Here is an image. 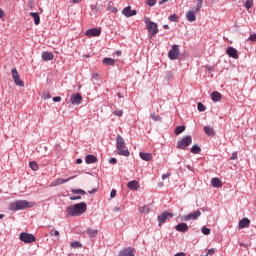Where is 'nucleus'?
Returning <instances> with one entry per match:
<instances>
[{
	"label": "nucleus",
	"mask_w": 256,
	"mask_h": 256,
	"mask_svg": "<svg viewBox=\"0 0 256 256\" xmlns=\"http://www.w3.org/2000/svg\"><path fill=\"white\" fill-rule=\"evenodd\" d=\"M85 211H87V203L80 202L73 207L68 206L66 208V217H79V215H83Z\"/></svg>",
	"instance_id": "nucleus-1"
},
{
	"label": "nucleus",
	"mask_w": 256,
	"mask_h": 256,
	"mask_svg": "<svg viewBox=\"0 0 256 256\" xmlns=\"http://www.w3.org/2000/svg\"><path fill=\"white\" fill-rule=\"evenodd\" d=\"M35 203L27 200H17L9 205L10 211H23L25 209H31Z\"/></svg>",
	"instance_id": "nucleus-2"
},
{
	"label": "nucleus",
	"mask_w": 256,
	"mask_h": 256,
	"mask_svg": "<svg viewBox=\"0 0 256 256\" xmlns=\"http://www.w3.org/2000/svg\"><path fill=\"white\" fill-rule=\"evenodd\" d=\"M116 149L119 155H122L123 157H129L131 154L129 149L125 147V139H123V137L119 134L116 137Z\"/></svg>",
	"instance_id": "nucleus-3"
},
{
	"label": "nucleus",
	"mask_w": 256,
	"mask_h": 256,
	"mask_svg": "<svg viewBox=\"0 0 256 256\" xmlns=\"http://www.w3.org/2000/svg\"><path fill=\"white\" fill-rule=\"evenodd\" d=\"M193 143V138L190 135L184 136L180 141L177 142V149H182L183 151Z\"/></svg>",
	"instance_id": "nucleus-4"
},
{
	"label": "nucleus",
	"mask_w": 256,
	"mask_h": 256,
	"mask_svg": "<svg viewBox=\"0 0 256 256\" xmlns=\"http://www.w3.org/2000/svg\"><path fill=\"white\" fill-rule=\"evenodd\" d=\"M145 23L148 33H150L151 37H155V35L159 33V27L157 26V23L147 20H145Z\"/></svg>",
	"instance_id": "nucleus-5"
},
{
	"label": "nucleus",
	"mask_w": 256,
	"mask_h": 256,
	"mask_svg": "<svg viewBox=\"0 0 256 256\" xmlns=\"http://www.w3.org/2000/svg\"><path fill=\"white\" fill-rule=\"evenodd\" d=\"M179 53H180L179 45L174 44L168 52V57L169 59H171V61H175L179 59Z\"/></svg>",
	"instance_id": "nucleus-6"
},
{
	"label": "nucleus",
	"mask_w": 256,
	"mask_h": 256,
	"mask_svg": "<svg viewBox=\"0 0 256 256\" xmlns=\"http://www.w3.org/2000/svg\"><path fill=\"white\" fill-rule=\"evenodd\" d=\"M167 219H173V213L164 211L162 214L158 215L159 227H161V225H163V223H166Z\"/></svg>",
	"instance_id": "nucleus-7"
},
{
	"label": "nucleus",
	"mask_w": 256,
	"mask_h": 256,
	"mask_svg": "<svg viewBox=\"0 0 256 256\" xmlns=\"http://www.w3.org/2000/svg\"><path fill=\"white\" fill-rule=\"evenodd\" d=\"M11 73L15 85H18V87H25V82L19 78V72H17V68H13Z\"/></svg>",
	"instance_id": "nucleus-8"
},
{
	"label": "nucleus",
	"mask_w": 256,
	"mask_h": 256,
	"mask_svg": "<svg viewBox=\"0 0 256 256\" xmlns=\"http://www.w3.org/2000/svg\"><path fill=\"white\" fill-rule=\"evenodd\" d=\"M19 239L23 243H35V236L26 232L20 233Z\"/></svg>",
	"instance_id": "nucleus-9"
},
{
	"label": "nucleus",
	"mask_w": 256,
	"mask_h": 256,
	"mask_svg": "<svg viewBox=\"0 0 256 256\" xmlns=\"http://www.w3.org/2000/svg\"><path fill=\"white\" fill-rule=\"evenodd\" d=\"M199 217H201V211L196 210L195 212L184 215L182 217V221H197V219H199Z\"/></svg>",
	"instance_id": "nucleus-10"
},
{
	"label": "nucleus",
	"mask_w": 256,
	"mask_h": 256,
	"mask_svg": "<svg viewBox=\"0 0 256 256\" xmlns=\"http://www.w3.org/2000/svg\"><path fill=\"white\" fill-rule=\"evenodd\" d=\"M118 256H135V249L131 247L124 248L119 251Z\"/></svg>",
	"instance_id": "nucleus-11"
},
{
	"label": "nucleus",
	"mask_w": 256,
	"mask_h": 256,
	"mask_svg": "<svg viewBox=\"0 0 256 256\" xmlns=\"http://www.w3.org/2000/svg\"><path fill=\"white\" fill-rule=\"evenodd\" d=\"M122 15H124V17H135V15H137V10H132L131 6H127L122 10Z\"/></svg>",
	"instance_id": "nucleus-12"
},
{
	"label": "nucleus",
	"mask_w": 256,
	"mask_h": 256,
	"mask_svg": "<svg viewBox=\"0 0 256 256\" xmlns=\"http://www.w3.org/2000/svg\"><path fill=\"white\" fill-rule=\"evenodd\" d=\"M226 55H228V57H232V59H239V52H237V49L233 46L227 48Z\"/></svg>",
	"instance_id": "nucleus-13"
},
{
	"label": "nucleus",
	"mask_w": 256,
	"mask_h": 256,
	"mask_svg": "<svg viewBox=\"0 0 256 256\" xmlns=\"http://www.w3.org/2000/svg\"><path fill=\"white\" fill-rule=\"evenodd\" d=\"M85 35H87V37H99V35H101V29L99 28L88 29L85 32Z\"/></svg>",
	"instance_id": "nucleus-14"
},
{
	"label": "nucleus",
	"mask_w": 256,
	"mask_h": 256,
	"mask_svg": "<svg viewBox=\"0 0 256 256\" xmlns=\"http://www.w3.org/2000/svg\"><path fill=\"white\" fill-rule=\"evenodd\" d=\"M83 101V96H81V94L77 93V94H73L70 98V102L73 105H81V102Z\"/></svg>",
	"instance_id": "nucleus-15"
},
{
	"label": "nucleus",
	"mask_w": 256,
	"mask_h": 256,
	"mask_svg": "<svg viewBox=\"0 0 256 256\" xmlns=\"http://www.w3.org/2000/svg\"><path fill=\"white\" fill-rule=\"evenodd\" d=\"M127 187H128V189H130V191H138L139 187H140L139 181H137V180L129 181L127 183Z\"/></svg>",
	"instance_id": "nucleus-16"
},
{
	"label": "nucleus",
	"mask_w": 256,
	"mask_h": 256,
	"mask_svg": "<svg viewBox=\"0 0 256 256\" xmlns=\"http://www.w3.org/2000/svg\"><path fill=\"white\" fill-rule=\"evenodd\" d=\"M249 225H251V220H249L247 217H244L239 221L238 227L239 229H245L249 227Z\"/></svg>",
	"instance_id": "nucleus-17"
},
{
	"label": "nucleus",
	"mask_w": 256,
	"mask_h": 256,
	"mask_svg": "<svg viewBox=\"0 0 256 256\" xmlns=\"http://www.w3.org/2000/svg\"><path fill=\"white\" fill-rule=\"evenodd\" d=\"M175 229L179 233H187V231H189V226L186 223H179L175 226Z\"/></svg>",
	"instance_id": "nucleus-18"
},
{
	"label": "nucleus",
	"mask_w": 256,
	"mask_h": 256,
	"mask_svg": "<svg viewBox=\"0 0 256 256\" xmlns=\"http://www.w3.org/2000/svg\"><path fill=\"white\" fill-rule=\"evenodd\" d=\"M53 59H55V55L53 54V52H47V51L42 52L43 61H53Z\"/></svg>",
	"instance_id": "nucleus-19"
},
{
	"label": "nucleus",
	"mask_w": 256,
	"mask_h": 256,
	"mask_svg": "<svg viewBox=\"0 0 256 256\" xmlns=\"http://www.w3.org/2000/svg\"><path fill=\"white\" fill-rule=\"evenodd\" d=\"M85 163H87V165H91L93 163H97V156H95L93 154L86 155Z\"/></svg>",
	"instance_id": "nucleus-20"
},
{
	"label": "nucleus",
	"mask_w": 256,
	"mask_h": 256,
	"mask_svg": "<svg viewBox=\"0 0 256 256\" xmlns=\"http://www.w3.org/2000/svg\"><path fill=\"white\" fill-rule=\"evenodd\" d=\"M211 185L212 187H216L219 189V187H223V183L221 182V179L214 177L211 179Z\"/></svg>",
	"instance_id": "nucleus-21"
},
{
	"label": "nucleus",
	"mask_w": 256,
	"mask_h": 256,
	"mask_svg": "<svg viewBox=\"0 0 256 256\" xmlns=\"http://www.w3.org/2000/svg\"><path fill=\"white\" fill-rule=\"evenodd\" d=\"M86 233L88 237L93 239V237H97V235L99 234V230L93 229V228H87Z\"/></svg>",
	"instance_id": "nucleus-22"
},
{
	"label": "nucleus",
	"mask_w": 256,
	"mask_h": 256,
	"mask_svg": "<svg viewBox=\"0 0 256 256\" xmlns=\"http://www.w3.org/2000/svg\"><path fill=\"white\" fill-rule=\"evenodd\" d=\"M139 155L142 161H151L153 159V154L151 153L140 152Z\"/></svg>",
	"instance_id": "nucleus-23"
},
{
	"label": "nucleus",
	"mask_w": 256,
	"mask_h": 256,
	"mask_svg": "<svg viewBox=\"0 0 256 256\" xmlns=\"http://www.w3.org/2000/svg\"><path fill=\"white\" fill-rule=\"evenodd\" d=\"M30 16L33 18L35 25H39V23H41V17L39 16V13L30 12Z\"/></svg>",
	"instance_id": "nucleus-24"
},
{
	"label": "nucleus",
	"mask_w": 256,
	"mask_h": 256,
	"mask_svg": "<svg viewBox=\"0 0 256 256\" xmlns=\"http://www.w3.org/2000/svg\"><path fill=\"white\" fill-rule=\"evenodd\" d=\"M221 93L217 92V91H214L211 93V99L212 101H214L215 103L221 101Z\"/></svg>",
	"instance_id": "nucleus-25"
},
{
	"label": "nucleus",
	"mask_w": 256,
	"mask_h": 256,
	"mask_svg": "<svg viewBox=\"0 0 256 256\" xmlns=\"http://www.w3.org/2000/svg\"><path fill=\"white\" fill-rule=\"evenodd\" d=\"M204 132L209 137H213L215 135V129H213V127H211V126H205L204 127Z\"/></svg>",
	"instance_id": "nucleus-26"
},
{
	"label": "nucleus",
	"mask_w": 256,
	"mask_h": 256,
	"mask_svg": "<svg viewBox=\"0 0 256 256\" xmlns=\"http://www.w3.org/2000/svg\"><path fill=\"white\" fill-rule=\"evenodd\" d=\"M186 18H187V21H189L190 23H193V21L197 19V17L195 16V12L191 10L186 13Z\"/></svg>",
	"instance_id": "nucleus-27"
},
{
	"label": "nucleus",
	"mask_w": 256,
	"mask_h": 256,
	"mask_svg": "<svg viewBox=\"0 0 256 256\" xmlns=\"http://www.w3.org/2000/svg\"><path fill=\"white\" fill-rule=\"evenodd\" d=\"M102 63H104V65H109L113 67V65H115V59L106 57L102 60Z\"/></svg>",
	"instance_id": "nucleus-28"
},
{
	"label": "nucleus",
	"mask_w": 256,
	"mask_h": 256,
	"mask_svg": "<svg viewBox=\"0 0 256 256\" xmlns=\"http://www.w3.org/2000/svg\"><path fill=\"white\" fill-rule=\"evenodd\" d=\"M191 153H193L194 155H199V153H201V147H199V145L195 144L191 147Z\"/></svg>",
	"instance_id": "nucleus-29"
},
{
	"label": "nucleus",
	"mask_w": 256,
	"mask_h": 256,
	"mask_svg": "<svg viewBox=\"0 0 256 256\" xmlns=\"http://www.w3.org/2000/svg\"><path fill=\"white\" fill-rule=\"evenodd\" d=\"M70 247H72V249H81L83 244H81L79 241H74L70 243Z\"/></svg>",
	"instance_id": "nucleus-30"
},
{
	"label": "nucleus",
	"mask_w": 256,
	"mask_h": 256,
	"mask_svg": "<svg viewBox=\"0 0 256 256\" xmlns=\"http://www.w3.org/2000/svg\"><path fill=\"white\" fill-rule=\"evenodd\" d=\"M71 179H73V177H70L68 179L58 178L56 180V185H63L64 183H68V181H71Z\"/></svg>",
	"instance_id": "nucleus-31"
},
{
	"label": "nucleus",
	"mask_w": 256,
	"mask_h": 256,
	"mask_svg": "<svg viewBox=\"0 0 256 256\" xmlns=\"http://www.w3.org/2000/svg\"><path fill=\"white\" fill-rule=\"evenodd\" d=\"M29 167L32 169V171H39V164H37L35 161L30 162Z\"/></svg>",
	"instance_id": "nucleus-32"
},
{
	"label": "nucleus",
	"mask_w": 256,
	"mask_h": 256,
	"mask_svg": "<svg viewBox=\"0 0 256 256\" xmlns=\"http://www.w3.org/2000/svg\"><path fill=\"white\" fill-rule=\"evenodd\" d=\"M71 193H73L74 195H85V190H83V189H72Z\"/></svg>",
	"instance_id": "nucleus-33"
},
{
	"label": "nucleus",
	"mask_w": 256,
	"mask_h": 256,
	"mask_svg": "<svg viewBox=\"0 0 256 256\" xmlns=\"http://www.w3.org/2000/svg\"><path fill=\"white\" fill-rule=\"evenodd\" d=\"M253 5H254V1L253 0H246L245 4H244V7L246 9H251L253 7Z\"/></svg>",
	"instance_id": "nucleus-34"
},
{
	"label": "nucleus",
	"mask_w": 256,
	"mask_h": 256,
	"mask_svg": "<svg viewBox=\"0 0 256 256\" xmlns=\"http://www.w3.org/2000/svg\"><path fill=\"white\" fill-rule=\"evenodd\" d=\"M108 11H111L112 13H117V8L113 6V2L108 3Z\"/></svg>",
	"instance_id": "nucleus-35"
},
{
	"label": "nucleus",
	"mask_w": 256,
	"mask_h": 256,
	"mask_svg": "<svg viewBox=\"0 0 256 256\" xmlns=\"http://www.w3.org/2000/svg\"><path fill=\"white\" fill-rule=\"evenodd\" d=\"M183 131H185V126H178L175 129V134L176 135H181V133H183Z\"/></svg>",
	"instance_id": "nucleus-36"
},
{
	"label": "nucleus",
	"mask_w": 256,
	"mask_h": 256,
	"mask_svg": "<svg viewBox=\"0 0 256 256\" xmlns=\"http://www.w3.org/2000/svg\"><path fill=\"white\" fill-rule=\"evenodd\" d=\"M169 21H172L173 23H177L179 21V16H177V14H172L169 16Z\"/></svg>",
	"instance_id": "nucleus-37"
},
{
	"label": "nucleus",
	"mask_w": 256,
	"mask_h": 256,
	"mask_svg": "<svg viewBox=\"0 0 256 256\" xmlns=\"http://www.w3.org/2000/svg\"><path fill=\"white\" fill-rule=\"evenodd\" d=\"M201 7H203V0H197V5L195 7V11L196 12L201 11Z\"/></svg>",
	"instance_id": "nucleus-38"
},
{
	"label": "nucleus",
	"mask_w": 256,
	"mask_h": 256,
	"mask_svg": "<svg viewBox=\"0 0 256 256\" xmlns=\"http://www.w3.org/2000/svg\"><path fill=\"white\" fill-rule=\"evenodd\" d=\"M140 213H149L151 211V208L149 206H142L139 208Z\"/></svg>",
	"instance_id": "nucleus-39"
},
{
	"label": "nucleus",
	"mask_w": 256,
	"mask_h": 256,
	"mask_svg": "<svg viewBox=\"0 0 256 256\" xmlns=\"http://www.w3.org/2000/svg\"><path fill=\"white\" fill-rule=\"evenodd\" d=\"M201 232L203 233V235H210L211 234V229L207 228L206 226H203L201 228Z\"/></svg>",
	"instance_id": "nucleus-40"
},
{
	"label": "nucleus",
	"mask_w": 256,
	"mask_h": 256,
	"mask_svg": "<svg viewBox=\"0 0 256 256\" xmlns=\"http://www.w3.org/2000/svg\"><path fill=\"white\" fill-rule=\"evenodd\" d=\"M197 109H198V111L203 112V111H206L207 107H205V105H203V103L199 102L197 104Z\"/></svg>",
	"instance_id": "nucleus-41"
},
{
	"label": "nucleus",
	"mask_w": 256,
	"mask_h": 256,
	"mask_svg": "<svg viewBox=\"0 0 256 256\" xmlns=\"http://www.w3.org/2000/svg\"><path fill=\"white\" fill-rule=\"evenodd\" d=\"M50 235L56 237L57 240H59V237L61 234L57 230H52V231H50Z\"/></svg>",
	"instance_id": "nucleus-42"
},
{
	"label": "nucleus",
	"mask_w": 256,
	"mask_h": 256,
	"mask_svg": "<svg viewBox=\"0 0 256 256\" xmlns=\"http://www.w3.org/2000/svg\"><path fill=\"white\" fill-rule=\"evenodd\" d=\"M151 119L153 121H161V117L157 116V114L154 113H151Z\"/></svg>",
	"instance_id": "nucleus-43"
},
{
	"label": "nucleus",
	"mask_w": 256,
	"mask_h": 256,
	"mask_svg": "<svg viewBox=\"0 0 256 256\" xmlns=\"http://www.w3.org/2000/svg\"><path fill=\"white\" fill-rule=\"evenodd\" d=\"M146 3L149 7H154L155 3H157V0H147Z\"/></svg>",
	"instance_id": "nucleus-44"
},
{
	"label": "nucleus",
	"mask_w": 256,
	"mask_h": 256,
	"mask_svg": "<svg viewBox=\"0 0 256 256\" xmlns=\"http://www.w3.org/2000/svg\"><path fill=\"white\" fill-rule=\"evenodd\" d=\"M114 115H116V117H123V110H115Z\"/></svg>",
	"instance_id": "nucleus-45"
},
{
	"label": "nucleus",
	"mask_w": 256,
	"mask_h": 256,
	"mask_svg": "<svg viewBox=\"0 0 256 256\" xmlns=\"http://www.w3.org/2000/svg\"><path fill=\"white\" fill-rule=\"evenodd\" d=\"M110 197H111V199L117 197V190L112 189L111 192H110Z\"/></svg>",
	"instance_id": "nucleus-46"
},
{
	"label": "nucleus",
	"mask_w": 256,
	"mask_h": 256,
	"mask_svg": "<svg viewBox=\"0 0 256 256\" xmlns=\"http://www.w3.org/2000/svg\"><path fill=\"white\" fill-rule=\"evenodd\" d=\"M69 199L70 201H79L81 200V196H70Z\"/></svg>",
	"instance_id": "nucleus-47"
},
{
	"label": "nucleus",
	"mask_w": 256,
	"mask_h": 256,
	"mask_svg": "<svg viewBox=\"0 0 256 256\" xmlns=\"http://www.w3.org/2000/svg\"><path fill=\"white\" fill-rule=\"evenodd\" d=\"M248 41L255 42L256 41V33L249 36Z\"/></svg>",
	"instance_id": "nucleus-48"
},
{
	"label": "nucleus",
	"mask_w": 256,
	"mask_h": 256,
	"mask_svg": "<svg viewBox=\"0 0 256 256\" xmlns=\"http://www.w3.org/2000/svg\"><path fill=\"white\" fill-rule=\"evenodd\" d=\"M207 256H209V255H215V249H213V248H211V249H209L208 251H207V254H206Z\"/></svg>",
	"instance_id": "nucleus-49"
},
{
	"label": "nucleus",
	"mask_w": 256,
	"mask_h": 256,
	"mask_svg": "<svg viewBox=\"0 0 256 256\" xmlns=\"http://www.w3.org/2000/svg\"><path fill=\"white\" fill-rule=\"evenodd\" d=\"M173 78V72L169 71L166 72V79H172Z\"/></svg>",
	"instance_id": "nucleus-50"
},
{
	"label": "nucleus",
	"mask_w": 256,
	"mask_h": 256,
	"mask_svg": "<svg viewBox=\"0 0 256 256\" xmlns=\"http://www.w3.org/2000/svg\"><path fill=\"white\" fill-rule=\"evenodd\" d=\"M52 101H54V103H60L61 97L60 96H56V97L52 98Z\"/></svg>",
	"instance_id": "nucleus-51"
},
{
	"label": "nucleus",
	"mask_w": 256,
	"mask_h": 256,
	"mask_svg": "<svg viewBox=\"0 0 256 256\" xmlns=\"http://www.w3.org/2000/svg\"><path fill=\"white\" fill-rule=\"evenodd\" d=\"M109 163H110L111 165H117V158H111V159L109 160Z\"/></svg>",
	"instance_id": "nucleus-52"
},
{
	"label": "nucleus",
	"mask_w": 256,
	"mask_h": 256,
	"mask_svg": "<svg viewBox=\"0 0 256 256\" xmlns=\"http://www.w3.org/2000/svg\"><path fill=\"white\" fill-rule=\"evenodd\" d=\"M230 159H231V160L237 159V152H233Z\"/></svg>",
	"instance_id": "nucleus-53"
},
{
	"label": "nucleus",
	"mask_w": 256,
	"mask_h": 256,
	"mask_svg": "<svg viewBox=\"0 0 256 256\" xmlns=\"http://www.w3.org/2000/svg\"><path fill=\"white\" fill-rule=\"evenodd\" d=\"M167 177H171V174H169V173L163 174V175H162L163 181H165V179H167Z\"/></svg>",
	"instance_id": "nucleus-54"
},
{
	"label": "nucleus",
	"mask_w": 256,
	"mask_h": 256,
	"mask_svg": "<svg viewBox=\"0 0 256 256\" xmlns=\"http://www.w3.org/2000/svg\"><path fill=\"white\" fill-rule=\"evenodd\" d=\"M3 17H5V12L3 9H0V19H3Z\"/></svg>",
	"instance_id": "nucleus-55"
},
{
	"label": "nucleus",
	"mask_w": 256,
	"mask_h": 256,
	"mask_svg": "<svg viewBox=\"0 0 256 256\" xmlns=\"http://www.w3.org/2000/svg\"><path fill=\"white\" fill-rule=\"evenodd\" d=\"M121 209H122L121 206H116V207L114 208V211L117 213V212L121 211Z\"/></svg>",
	"instance_id": "nucleus-56"
},
{
	"label": "nucleus",
	"mask_w": 256,
	"mask_h": 256,
	"mask_svg": "<svg viewBox=\"0 0 256 256\" xmlns=\"http://www.w3.org/2000/svg\"><path fill=\"white\" fill-rule=\"evenodd\" d=\"M77 165H81L83 163V160L81 158H78L76 160Z\"/></svg>",
	"instance_id": "nucleus-57"
},
{
	"label": "nucleus",
	"mask_w": 256,
	"mask_h": 256,
	"mask_svg": "<svg viewBox=\"0 0 256 256\" xmlns=\"http://www.w3.org/2000/svg\"><path fill=\"white\" fill-rule=\"evenodd\" d=\"M174 256H185V253H183V252H178V253H176Z\"/></svg>",
	"instance_id": "nucleus-58"
},
{
	"label": "nucleus",
	"mask_w": 256,
	"mask_h": 256,
	"mask_svg": "<svg viewBox=\"0 0 256 256\" xmlns=\"http://www.w3.org/2000/svg\"><path fill=\"white\" fill-rule=\"evenodd\" d=\"M167 1H169V0H160L159 5H163V3H167Z\"/></svg>",
	"instance_id": "nucleus-59"
},
{
	"label": "nucleus",
	"mask_w": 256,
	"mask_h": 256,
	"mask_svg": "<svg viewBox=\"0 0 256 256\" xmlns=\"http://www.w3.org/2000/svg\"><path fill=\"white\" fill-rule=\"evenodd\" d=\"M117 97H118L119 99H123V94H121L120 92H118V93H117Z\"/></svg>",
	"instance_id": "nucleus-60"
},
{
	"label": "nucleus",
	"mask_w": 256,
	"mask_h": 256,
	"mask_svg": "<svg viewBox=\"0 0 256 256\" xmlns=\"http://www.w3.org/2000/svg\"><path fill=\"white\" fill-rule=\"evenodd\" d=\"M96 192H97V189H93V190L89 191L88 193L93 194V193H96Z\"/></svg>",
	"instance_id": "nucleus-61"
},
{
	"label": "nucleus",
	"mask_w": 256,
	"mask_h": 256,
	"mask_svg": "<svg viewBox=\"0 0 256 256\" xmlns=\"http://www.w3.org/2000/svg\"><path fill=\"white\" fill-rule=\"evenodd\" d=\"M240 247H248V245L245 243H240Z\"/></svg>",
	"instance_id": "nucleus-62"
},
{
	"label": "nucleus",
	"mask_w": 256,
	"mask_h": 256,
	"mask_svg": "<svg viewBox=\"0 0 256 256\" xmlns=\"http://www.w3.org/2000/svg\"><path fill=\"white\" fill-rule=\"evenodd\" d=\"M163 27H164L165 29H169V25H167V24H164Z\"/></svg>",
	"instance_id": "nucleus-63"
},
{
	"label": "nucleus",
	"mask_w": 256,
	"mask_h": 256,
	"mask_svg": "<svg viewBox=\"0 0 256 256\" xmlns=\"http://www.w3.org/2000/svg\"><path fill=\"white\" fill-rule=\"evenodd\" d=\"M73 1V3H80L81 2V0H72Z\"/></svg>",
	"instance_id": "nucleus-64"
}]
</instances>
